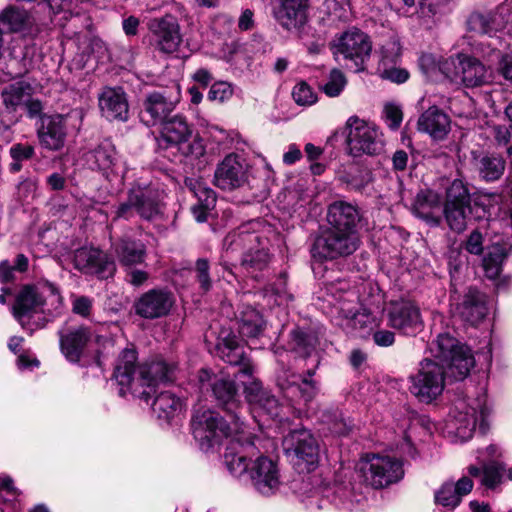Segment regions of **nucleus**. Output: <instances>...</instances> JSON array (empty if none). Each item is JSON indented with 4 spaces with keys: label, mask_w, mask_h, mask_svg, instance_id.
Listing matches in <instances>:
<instances>
[{
    "label": "nucleus",
    "mask_w": 512,
    "mask_h": 512,
    "mask_svg": "<svg viewBox=\"0 0 512 512\" xmlns=\"http://www.w3.org/2000/svg\"><path fill=\"white\" fill-rule=\"evenodd\" d=\"M224 245L227 250L242 249V265L250 270H263L269 262V254L264 247L259 248L260 238L255 233H249L242 229L238 233L229 234Z\"/></svg>",
    "instance_id": "14"
},
{
    "label": "nucleus",
    "mask_w": 512,
    "mask_h": 512,
    "mask_svg": "<svg viewBox=\"0 0 512 512\" xmlns=\"http://www.w3.org/2000/svg\"><path fill=\"white\" fill-rule=\"evenodd\" d=\"M412 211L428 224L438 226L442 219L441 195L431 189L419 191L414 199Z\"/></svg>",
    "instance_id": "28"
},
{
    "label": "nucleus",
    "mask_w": 512,
    "mask_h": 512,
    "mask_svg": "<svg viewBox=\"0 0 512 512\" xmlns=\"http://www.w3.org/2000/svg\"><path fill=\"white\" fill-rule=\"evenodd\" d=\"M135 189L141 194L137 204V213L147 220L158 216L162 209L163 191L150 185L144 187L137 185Z\"/></svg>",
    "instance_id": "36"
},
{
    "label": "nucleus",
    "mask_w": 512,
    "mask_h": 512,
    "mask_svg": "<svg viewBox=\"0 0 512 512\" xmlns=\"http://www.w3.org/2000/svg\"><path fill=\"white\" fill-rule=\"evenodd\" d=\"M465 249L469 253L474 254V255H479L482 253L483 237L479 231L475 230L469 235V237L465 243Z\"/></svg>",
    "instance_id": "62"
},
{
    "label": "nucleus",
    "mask_w": 512,
    "mask_h": 512,
    "mask_svg": "<svg viewBox=\"0 0 512 512\" xmlns=\"http://www.w3.org/2000/svg\"><path fill=\"white\" fill-rule=\"evenodd\" d=\"M32 94V85L25 80H19L6 86L1 93V98L8 112H16L23 107Z\"/></svg>",
    "instance_id": "37"
},
{
    "label": "nucleus",
    "mask_w": 512,
    "mask_h": 512,
    "mask_svg": "<svg viewBox=\"0 0 512 512\" xmlns=\"http://www.w3.org/2000/svg\"><path fill=\"white\" fill-rule=\"evenodd\" d=\"M330 49L336 60L342 57L352 64L355 71H363L372 52V42L366 33L351 28L337 34L330 43Z\"/></svg>",
    "instance_id": "7"
},
{
    "label": "nucleus",
    "mask_w": 512,
    "mask_h": 512,
    "mask_svg": "<svg viewBox=\"0 0 512 512\" xmlns=\"http://www.w3.org/2000/svg\"><path fill=\"white\" fill-rule=\"evenodd\" d=\"M504 472L505 465L496 461L484 464L482 469L474 465L468 467V473L480 477L481 485L489 490H495L503 483Z\"/></svg>",
    "instance_id": "41"
},
{
    "label": "nucleus",
    "mask_w": 512,
    "mask_h": 512,
    "mask_svg": "<svg viewBox=\"0 0 512 512\" xmlns=\"http://www.w3.org/2000/svg\"><path fill=\"white\" fill-rule=\"evenodd\" d=\"M140 193L135 186L129 190L127 200L120 203L115 210V219H130L137 213V204L139 203Z\"/></svg>",
    "instance_id": "52"
},
{
    "label": "nucleus",
    "mask_w": 512,
    "mask_h": 512,
    "mask_svg": "<svg viewBox=\"0 0 512 512\" xmlns=\"http://www.w3.org/2000/svg\"><path fill=\"white\" fill-rule=\"evenodd\" d=\"M411 393L424 403H430L442 394L445 387V371L438 360L425 359L417 374L410 377Z\"/></svg>",
    "instance_id": "11"
},
{
    "label": "nucleus",
    "mask_w": 512,
    "mask_h": 512,
    "mask_svg": "<svg viewBox=\"0 0 512 512\" xmlns=\"http://www.w3.org/2000/svg\"><path fill=\"white\" fill-rule=\"evenodd\" d=\"M147 28L154 39L155 48L165 54L178 51L182 43V34L178 19L172 14L149 20Z\"/></svg>",
    "instance_id": "17"
},
{
    "label": "nucleus",
    "mask_w": 512,
    "mask_h": 512,
    "mask_svg": "<svg viewBox=\"0 0 512 512\" xmlns=\"http://www.w3.org/2000/svg\"><path fill=\"white\" fill-rule=\"evenodd\" d=\"M388 325L405 335H415L423 327V320L418 305L407 299L390 303Z\"/></svg>",
    "instance_id": "18"
},
{
    "label": "nucleus",
    "mask_w": 512,
    "mask_h": 512,
    "mask_svg": "<svg viewBox=\"0 0 512 512\" xmlns=\"http://www.w3.org/2000/svg\"><path fill=\"white\" fill-rule=\"evenodd\" d=\"M349 285L346 281H339L337 285L332 284L329 290L333 293V290H339L340 292L345 291L348 295V299L345 300L339 306V313L347 321V327L353 330L359 331L361 335H365L375 328H378L381 323L380 307H377V311L372 308L363 307L361 310H355L350 307V304L354 303L357 296L355 292L348 290Z\"/></svg>",
    "instance_id": "13"
},
{
    "label": "nucleus",
    "mask_w": 512,
    "mask_h": 512,
    "mask_svg": "<svg viewBox=\"0 0 512 512\" xmlns=\"http://www.w3.org/2000/svg\"><path fill=\"white\" fill-rule=\"evenodd\" d=\"M475 169L479 177L485 182L499 180L505 171V161L500 156L482 155L475 158Z\"/></svg>",
    "instance_id": "43"
},
{
    "label": "nucleus",
    "mask_w": 512,
    "mask_h": 512,
    "mask_svg": "<svg viewBox=\"0 0 512 512\" xmlns=\"http://www.w3.org/2000/svg\"><path fill=\"white\" fill-rule=\"evenodd\" d=\"M323 422L330 432L336 436H346L352 429L349 419L343 417L339 410L327 411L323 414Z\"/></svg>",
    "instance_id": "50"
},
{
    "label": "nucleus",
    "mask_w": 512,
    "mask_h": 512,
    "mask_svg": "<svg viewBox=\"0 0 512 512\" xmlns=\"http://www.w3.org/2000/svg\"><path fill=\"white\" fill-rule=\"evenodd\" d=\"M473 486V481L467 476L461 477L456 483L445 482L435 492V502L446 511H452L461 503L462 497L472 491Z\"/></svg>",
    "instance_id": "30"
},
{
    "label": "nucleus",
    "mask_w": 512,
    "mask_h": 512,
    "mask_svg": "<svg viewBox=\"0 0 512 512\" xmlns=\"http://www.w3.org/2000/svg\"><path fill=\"white\" fill-rule=\"evenodd\" d=\"M456 309L457 314L464 322L473 326L477 325L488 313L486 295L476 288H469Z\"/></svg>",
    "instance_id": "29"
},
{
    "label": "nucleus",
    "mask_w": 512,
    "mask_h": 512,
    "mask_svg": "<svg viewBox=\"0 0 512 512\" xmlns=\"http://www.w3.org/2000/svg\"><path fill=\"white\" fill-rule=\"evenodd\" d=\"M227 415L232 422V426L213 410L199 409L195 411L191 420V430L202 449L209 448L224 438L240 433L244 424L239 421L238 414L230 413Z\"/></svg>",
    "instance_id": "3"
},
{
    "label": "nucleus",
    "mask_w": 512,
    "mask_h": 512,
    "mask_svg": "<svg viewBox=\"0 0 512 512\" xmlns=\"http://www.w3.org/2000/svg\"><path fill=\"white\" fill-rule=\"evenodd\" d=\"M222 358L232 365H239L238 375L251 378L253 373L252 365L244 358L243 351L239 347L236 338H225L219 344Z\"/></svg>",
    "instance_id": "40"
},
{
    "label": "nucleus",
    "mask_w": 512,
    "mask_h": 512,
    "mask_svg": "<svg viewBox=\"0 0 512 512\" xmlns=\"http://www.w3.org/2000/svg\"><path fill=\"white\" fill-rule=\"evenodd\" d=\"M347 152L352 157L378 155L383 151V134L373 123L350 116L345 123Z\"/></svg>",
    "instance_id": "5"
},
{
    "label": "nucleus",
    "mask_w": 512,
    "mask_h": 512,
    "mask_svg": "<svg viewBox=\"0 0 512 512\" xmlns=\"http://www.w3.org/2000/svg\"><path fill=\"white\" fill-rule=\"evenodd\" d=\"M471 213V205H442L443 214L449 228L457 233L467 227V219Z\"/></svg>",
    "instance_id": "46"
},
{
    "label": "nucleus",
    "mask_w": 512,
    "mask_h": 512,
    "mask_svg": "<svg viewBox=\"0 0 512 512\" xmlns=\"http://www.w3.org/2000/svg\"><path fill=\"white\" fill-rule=\"evenodd\" d=\"M59 345L65 358L73 363L79 362L93 333L85 326L65 327L58 332Z\"/></svg>",
    "instance_id": "22"
},
{
    "label": "nucleus",
    "mask_w": 512,
    "mask_h": 512,
    "mask_svg": "<svg viewBox=\"0 0 512 512\" xmlns=\"http://www.w3.org/2000/svg\"><path fill=\"white\" fill-rule=\"evenodd\" d=\"M290 388L297 391L305 403L312 401L317 394L316 383L309 379H303L300 385L291 386Z\"/></svg>",
    "instance_id": "59"
},
{
    "label": "nucleus",
    "mask_w": 512,
    "mask_h": 512,
    "mask_svg": "<svg viewBox=\"0 0 512 512\" xmlns=\"http://www.w3.org/2000/svg\"><path fill=\"white\" fill-rule=\"evenodd\" d=\"M360 219L358 209L347 202L337 201L329 206L327 221L330 228L357 232L356 225Z\"/></svg>",
    "instance_id": "32"
},
{
    "label": "nucleus",
    "mask_w": 512,
    "mask_h": 512,
    "mask_svg": "<svg viewBox=\"0 0 512 512\" xmlns=\"http://www.w3.org/2000/svg\"><path fill=\"white\" fill-rule=\"evenodd\" d=\"M174 304L173 295L163 289H151L142 294L135 302L137 315L145 319H156L166 316Z\"/></svg>",
    "instance_id": "20"
},
{
    "label": "nucleus",
    "mask_w": 512,
    "mask_h": 512,
    "mask_svg": "<svg viewBox=\"0 0 512 512\" xmlns=\"http://www.w3.org/2000/svg\"><path fill=\"white\" fill-rule=\"evenodd\" d=\"M418 130L435 140L444 139L450 131L451 121L446 113L436 106L428 108L418 119Z\"/></svg>",
    "instance_id": "33"
},
{
    "label": "nucleus",
    "mask_w": 512,
    "mask_h": 512,
    "mask_svg": "<svg viewBox=\"0 0 512 512\" xmlns=\"http://www.w3.org/2000/svg\"><path fill=\"white\" fill-rule=\"evenodd\" d=\"M292 96L294 101L301 106H309L317 101L316 94L305 82H300L294 86Z\"/></svg>",
    "instance_id": "55"
},
{
    "label": "nucleus",
    "mask_w": 512,
    "mask_h": 512,
    "mask_svg": "<svg viewBox=\"0 0 512 512\" xmlns=\"http://www.w3.org/2000/svg\"><path fill=\"white\" fill-rule=\"evenodd\" d=\"M441 71L451 81L469 88L482 86L490 81L485 65L477 58L464 54L446 60Z\"/></svg>",
    "instance_id": "10"
},
{
    "label": "nucleus",
    "mask_w": 512,
    "mask_h": 512,
    "mask_svg": "<svg viewBox=\"0 0 512 512\" xmlns=\"http://www.w3.org/2000/svg\"><path fill=\"white\" fill-rule=\"evenodd\" d=\"M510 22L508 9L504 6L488 13H478L473 16V23L484 34H492L503 30Z\"/></svg>",
    "instance_id": "38"
},
{
    "label": "nucleus",
    "mask_w": 512,
    "mask_h": 512,
    "mask_svg": "<svg viewBox=\"0 0 512 512\" xmlns=\"http://www.w3.org/2000/svg\"><path fill=\"white\" fill-rule=\"evenodd\" d=\"M185 183L196 197V204H203L206 208L215 207L216 195L211 188L207 187L202 181L195 179H187Z\"/></svg>",
    "instance_id": "49"
},
{
    "label": "nucleus",
    "mask_w": 512,
    "mask_h": 512,
    "mask_svg": "<svg viewBox=\"0 0 512 512\" xmlns=\"http://www.w3.org/2000/svg\"><path fill=\"white\" fill-rule=\"evenodd\" d=\"M443 205H471L467 184L460 179L453 180L446 188Z\"/></svg>",
    "instance_id": "48"
},
{
    "label": "nucleus",
    "mask_w": 512,
    "mask_h": 512,
    "mask_svg": "<svg viewBox=\"0 0 512 512\" xmlns=\"http://www.w3.org/2000/svg\"><path fill=\"white\" fill-rule=\"evenodd\" d=\"M87 161L91 167L105 174L118 173V156L111 141L101 142L95 149L87 154Z\"/></svg>",
    "instance_id": "35"
},
{
    "label": "nucleus",
    "mask_w": 512,
    "mask_h": 512,
    "mask_svg": "<svg viewBox=\"0 0 512 512\" xmlns=\"http://www.w3.org/2000/svg\"><path fill=\"white\" fill-rule=\"evenodd\" d=\"M286 455L300 472H311L319 463L320 447L318 440L306 428L290 431L282 441Z\"/></svg>",
    "instance_id": "6"
},
{
    "label": "nucleus",
    "mask_w": 512,
    "mask_h": 512,
    "mask_svg": "<svg viewBox=\"0 0 512 512\" xmlns=\"http://www.w3.org/2000/svg\"><path fill=\"white\" fill-rule=\"evenodd\" d=\"M456 409L458 410L454 424L456 435L461 441H467L473 436L477 422L482 421L488 414L485 400L477 399L475 405H466L464 401H460Z\"/></svg>",
    "instance_id": "23"
},
{
    "label": "nucleus",
    "mask_w": 512,
    "mask_h": 512,
    "mask_svg": "<svg viewBox=\"0 0 512 512\" xmlns=\"http://www.w3.org/2000/svg\"><path fill=\"white\" fill-rule=\"evenodd\" d=\"M253 439L245 432V426H243L240 433L232 435L226 448L224 455L226 466L237 477L249 473L251 458L258 453Z\"/></svg>",
    "instance_id": "16"
},
{
    "label": "nucleus",
    "mask_w": 512,
    "mask_h": 512,
    "mask_svg": "<svg viewBox=\"0 0 512 512\" xmlns=\"http://www.w3.org/2000/svg\"><path fill=\"white\" fill-rule=\"evenodd\" d=\"M291 336L293 349L303 357L309 356L316 344L315 336L300 330H293Z\"/></svg>",
    "instance_id": "51"
},
{
    "label": "nucleus",
    "mask_w": 512,
    "mask_h": 512,
    "mask_svg": "<svg viewBox=\"0 0 512 512\" xmlns=\"http://www.w3.org/2000/svg\"><path fill=\"white\" fill-rule=\"evenodd\" d=\"M29 23V13L18 6L10 5L3 9L0 13V26L5 25L8 28L7 36L10 33L20 32Z\"/></svg>",
    "instance_id": "45"
},
{
    "label": "nucleus",
    "mask_w": 512,
    "mask_h": 512,
    "mask_svg": "<svg viewBox=\"0 0 512 512\" xmlns=\"http://www.w3.org/2000/svg\"><path fill=\"white\" fill-rule=\"evenodd\" d=\"M506 256V249L499 244H495L488 249L482 261L484 273L487 278L494 280L500 275L502 264Z\"/></svg>",
    "instance_id": "47"
},
{
    "label": "nucleus",
    "mask_w": 512,
    "mask_h": 512,
    "mask_svg": "<svg viewBox=\"0 0 512 512\" xmlns=\"http://www.w3.org/2000/svg\"><path fill=\"white\" fill-rule=\"evenodd\" d=\"M62 310L63 298L58 288L49 282L24 286L17 294L13 305L14 317L23 329L30 332L44 327L48 321L46 317H38L32 323L34 316L43 314L47 317H56Z\"/></svg>",
    "instance_id": "2"
},
{
    "label": "nucleus",
    "mask_w": 512,
    "mask_h": 512,
    "mask_svg": "<svg viewBox=\"0 0 512 512\" xmlns=\"http://www.w3.org/2000/svg\"><path fill=\"white\" fill-rule=\"evenodd\" d=\"M395 65H391L390 62L384 60L382 64H378V72L383 79L397 84L404 83L409 78V73L407 70L398 68Z\"/></svg>",
    "instance_id": "53"
},
{
    "label": "nucleus",
    "mask_w": 512,
    "mask_h": 512,
    "mask_svg": "<svg viewBox=\"0 0 512 512\" xmlns=\"http://www.w3.org/2000/svg\"><path fill=\"white\" fill-rule=\"evenodd\" d=\"M248 476L253 487L262 495L274 494L281 484L277 462L263 455L252 461Z\"/></svg>",
    "instance_id": "19"
},
{
    "label": "nucleus",
    "mask_w": 512,
    "mask_h": 512,
    "mask_svg": "<svg viewBox=\"0 0 512 512\" xmlns=\"http://www.w3.org/2000/svg\"><path fill=\"white\" fill-rule=\"evenodd\" d=\"M211 389L217 401L227 406V414L236 413L233 410L238 408V404L235 401L236 387L232 380L224 376H215Z\"/></svg>",
    "instance_id": "44"
},
{
    "label": "nucleus",
    "mask_w": 512,
    "mask_h": 512,
    "mask_svg": "<svg viewBox=\"0 0 512 512\" xmlns=\"http://www.w3.org/2000/svg\"><path fill=\"white\" fill-rule=\"evenodd\" d=\"M177 100L171 99L163 92L149 93L143 101L140 112L141 121L147 126L163 123L164 119L174 110Z\"/></svg>",
    "instance_id": "25"
},
{
    "label": "nucleus",
    "mask_w": 512,
    "mask_h": 512,
    "mask_svg": "<svg viewBox=\"0 0 512 512\" xmlns=\"http://www.w3.org/2000/svg\"><path fill=\"white\" fill-rule=\"evenodd\" d=\"M92 307V301L88 297L80 296L75 297L72 302V311L83 317H87L90 314Z\"/></svg>",
    "instance_id": "63"
},
{
    "label": "nucleus",
    "mask_w": 512,
    "mask_h": 512,
    "mask_svg": "<svg viewBox=\"0 0 512 512\" xmlns=\"http://www.w3.org/2000/svg\"><path fill=\"white\" fill-rule=\"evenodd\" d=\"M152 410L159 419L170 421L183 410V402L169 391L161 392L152 403Z\"/></svg>",
    "instance_id": "42"
},
{
    "label": "nucleus",
    "mask_w": 512,
    "mask_h": 512,
    "mask_svg": "<svg viewBox=\"0 0 512 512\" xmlns=\"http://www.w3.org/2000/svg\"><path fill=\"white\" fill-rule=\"evenodd\" d=\"M239 334L243 338H257L265 328L263 315L250 305H242L236 313Z\"/></svg>",
    "instance_id": "34"
},
{
    "label": "nucleus",
    "mask_w": 512,
    "mask_h": 512,
    "mask_svg": "<svg viewBox=\"0 0 512 512\" xmlns=\"http://www.w3.org/2000/svg\"><path fill=\"white\" fill-rule=\"evenodd\" d=\"M196 274L201 288L208 291L211 288V280L209 277V263L206 259H198L196 262Z\"/></svg>",
    "instance_id": "60"
},
{
    "label": "nucleus",
    "mask_w": 512,
    "mask_h": 512,
    "mask_svg": "<svg viewBox=\"0 0 512 512\" xmlns=\"http://www.w3.org/2000/svg\"><path fill=\"white\" fill-rule=\"evenodd\" d=\"M346 85V78L342 71L333 69L328 77V81L323 85L324 93L329 97L338 96Z\"/></svg>",
    "instance_id": "54"
},
{
    "label": "nucleus",
    "mask_w": 512,
    "mask_h": 512,
    "mask_svg": "<svg viewBox=\"0 0 512 512\" xmlns=\"http://www.w3.org/2000/svg\"><path fill=\"white\" fill-rule=\"evenodd\" d=\"M136 360V351L132 348H125L117 360L114 377L120 386L121 396L132 392L148 401L150 392L146 390L140 392L139 387L146 386L152 389L159 383L171 382L175 379L177 365L172 361L157 358L136 367Z\"/></svg>",
    "instance_id": "1"
},
{
    "label": "nucleus",
    "mask_w": 512,
    "mask_h": 512,
    "mask_svg": "<svg viewBox=\"0 0 512 512\" xmlns=\"http://www.w3.org/2000/svg\"><path fill=\"white\" fill-rule=\"evenodd\" d=\"M74 267L87 274H96L99 277H107L114 273L113 262L107 256L94 247H81L73 253Z\"/></svg>",
    "instance_id": "21"
},
{
    "label": "nucleus",
    "mask_w": 512,
    "mask_h": 512,
    "mask_svg": "<svg viewBox=\"0 0 512 512\" xmlns=\"http://www.w3.org/2000/svg\"><path fill=\"white\" fill-rule=\"evenodd\" d=\"M385 121L388 127L392 130L399 128L403 114L399 106L395 104H386L384 107Z\"/></svg>",
    "instance_id": "58"
},
{
    "label": "nucleus",
    "mask_w": 512,
    "mask_h": 512,
    "mask_svg": "<svg viewBox=\"0 0 512 512\" xmlns=\"http://www.w3.org/2000/svg\"><path fill=\"white\" fill-rule=\"evenodd\" d=\"M245 398L250 405L251 413L260 426L265 424L264 418L276 419L281 415V404L278 399L265 389L261 382L250 379L243 382Z\"/></svg>",
    "instance_id": "15"
},
{
    "label": "nucleus",
    "mask_w": 512,
    "mask_h": 512,
    "mask_svg": "<svg viewBox=\"0 0 512 512\" xmlns=\"http://www.w3.org/2000/svg\"><path fill=\"white\" fill-rule=\"evenodd\" d=\"M360 239L357 232H347L327 228L314 240L311 247L312 257L322 261L348 256L359 247Z\"/></svg>",
    "instance_id": "8"
},
{
    "label": "nucleus",
    "mask_w": 512,
    "mask_h": 512,
    "mask_svg": "<svg viewBox=\"0 0 512 512\" xmlns=\"http://www.w3.org/2000/svg\"><path fill=\"white\" fill-rule=\"evenodd\" d=\"M118 261L124 266L140 264L145 258V246L140 241L123 238L113 245Z\"/></svg>",
    "instance_id": "39"
},
{
    "label": "nucleus",
    "mask_w": 512,
    "mask_h": 512,
    "mask_svg": "<svg viewBox=\"0 0 512 512\" xmlns=\"http://www.w3.org/2000/svg\"><path fill=\"white\" fill-rule=\"evenodd\" d=\"M365 483L375 489L387 487L399 481L404 474L402 463L389 456L367 455L359 466Z\"/></svg>",
    "instance_id": "9"
},
{
    "label": "nucleus",
    "mask_w": 512,
    "mask_h": 512,
    "mask_svg": "<svg viewBox=\"0 0 512 512\" xmlns=\"http://www.w3.org/2000/svg\"><path fill=\"white\" fill-rule=\"evenodd\" d=\"M247 180V173L239 157L235 154L226 156L214 173V184L222 190H233L242 186Z\"/></svg>",
    "instance_id": "24"
},
{
    "label": "nucleus",
    "mask_w": 512,
    "mask_h": 512,
    "mask_svg": "<svg viewBox=\"0 0 512 512\" xmlns=\"http://www.w3.org/2000/svg\"><path fill=\"white\" fill-rule=\"evenodd\" d=\"M430 350L436 360L447 368L456 380L464 379L475 364L471 350L460 344L448 333L438 335L432 342Z\"/></svg>",
    "instance_id": "4"
},
{
    "label": "nucleus",
    "mask_w": 512,
    "mask_h": 512,
    "mask_svg": "<svg viewBox=\"0 0 512 512\" xmlns=\"http://www.w3.org/2000/svg\"><path fill=\"white\" fill-rule=\"evenodd\" d=\"M308 8L309 0H279L274 17L286 30L299 29L307 22Z\"/></svg>",
    "instance_id": "27"
},
{
    "label": "nucleus",
    "mask_w": 512,
    "mask_h": 512,
    "mask_svg": "<svg viewBox=\"0 0 512 512\" xmlns=\"http://www.w3.org/2000/svg\"><path fill=\"white\" fill-rule=\"evenodd\" d=\"M10 156L14 161H24L32 158L34 155V147L29 144L17 143L11 146Z\"/></svg>",
    "instance_id": "61"
},
{
    "label": "nucleus",
    "mask_w": 512,
    "mask_h": 512,
    "mask_svg": "<svg viewBox=\"0 0 512 512\" xmlns=\"http://www.w3.org/2000/svg\"><path fill=\"white\" fill-rule=\"evenodd\" d=\"M192 129L186 119L181 116H174L162 123L159 143L164 142L166 146H178L182 154L199 158L205 153V146L201 138L195 137L190 143Z\"/></svg>",
    "instance_id": "12"
},
{
    "label": "nucleus",
    "mask_w": 512,
    "mask_h": 512,
    "mask_svg": "<svg viewBox=\"0 0 512 512\" xmlns=\"http://www.w3.org/2000/svg\"><path fill=\"white\" fill-rule=\"evenodd\" d=\"M380 61L379 64H382L384 60L391 63V65L396 64L400 58V46L394 41L390 40L386 44H384L380 50Z\"/></svg>",
    "instance_id": "57"
},
{
    "label": "nucleus",
    "mask_w": 512,
    "mask_h": 512,
    "mask_svg": "<svg viewBox=\"0 0 512 512\" xmlns=\"http://www.w3.org/2000/svg\"><path fill=\"white\" fill-rule=\"evenodd\" d=\"M234 93L233 86L225 81L215 82L208 93V98L212 101L225 102L229 100Z\"/></svg>",
    "instance_id": "56"
},
{
    "label": "nucleus",
    "mask_w": 512,
    "mask_h": 512,
    "mask_svg": "<svg viewBox=\"0 0 512 512\" xmlns=\"http://www.w3.org/2000/svg\"><path fill=\"white\" fill-rule=\"evenodd\" d=\"M373 340L380 347H389L395 342V334L390 330L378 329L373 333Z\"/></svg>",
    "instance_id": "64"
},
{
    "label": "nucleus",
    "mask_w": 512,
    "mask_h": 512,
    "mask_svg": "<svg viewBox=\"0 0 512 512\" xmlns=\"http://www.w3.org/2000/svg\"><path fill=\"white\" fill-rule=\"evenodd\" d=\"M62 115L41 116V125L37 135L42 147L57 151L64 147L66 139V123Z\"/></svg>",
    "instance_id": "26"
},
{
    "label": "nucleus",
    "mask_w": 512,
    "mask_h": 512,
    "mask_svg": "<svg viewBox=\"0 0 512 512\" xmlns=\"http://www.w3.org/2000/svg\"><path fill=\"white\" fill-rule=\"evenodd\" d=\"M102 115L109 120H126L128 102L122 88H105L99 96Z\"/></svg>",
    "instance_id": "31"
}]
</instances>
